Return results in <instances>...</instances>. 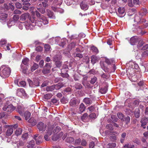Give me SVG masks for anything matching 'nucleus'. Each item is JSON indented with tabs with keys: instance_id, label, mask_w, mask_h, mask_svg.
<instances>
[{
	"instance_id": "obj_1",
	"label": "nucleus",
	"mask_w": 148,
	"mask_h": 148,
	"mask_svg": "<svg viewBox=\"0 0 148 148\" xmlns=\"http://www.w3.org/2000/svg\"><path fill=\"white\" fill-rule=\"evenodd\" d=\"M35 14L38 18L37 20H36L35 17H32L29 18V20L32 23V24L25 23V27L27 29H30L31 26H37L40 27L43 25H46L48 23V20L47 17L41 14L39 12L36 11Z\"/></svg>"
},
{
	"instance_id": "obj_2",
	"label": "nucleus",
	"mask_w": 148,
	"mask_h": 148,
	"mask_svg": "<svg viewBox=\"0 0 148 148\" xmlns=\"http://www.w3.org/2000/svg\"><path fill=\"white\" fill-rule=\"evenodd\" d=\"M11 73L10 69L5 66L4 65H2L0 68V75L3 78H5L10 75Z\"/></svg>"
},
{
	"instance_id": "obj_3",
	"label": "nucleus",
	"mask_w": 148,
	"mask_h": 148,
	"mask_svg": "<svg viewBox=\"0 0 148 148\" xmlns=\"http://www.w3.org/2000/svg\"><path fill=\"white\" fill-rule=\"evenodd\" d=\"M8 102L4 105L3 108V110L7 113H10L15 109V107L12 104H8Z\"/></svg>"
},
{
	"instance_id": "obj_4",
	"label": "nucleus",
	"mask_w": 148,
	"mask_h": 148,
	"mask_svg": "<svg viewBox=\"0 0 148 148\" xmlns=\"http://www.w3.org/2000/svg\"><path fill=\"white\" fill-rule=\"evenodd\" d=\"M28 81L29 86L32 87H35L38 86L39 85V82L38 79L37 78L34 79L33 81L30 79H28Z\"/></svg>"
},
{
	"instance_id": "obj_5",
	"label": "nucleus",
	"mask_w": 148,
	"mask_h": 148,
	"mask_svg": "<svg viewBox=\"0 0 148 148\" xmlns=\"http://www.w3.org/2000/svg\"><path fill=\"white\" fill-rule=\"evenodd\" d=\"M17 95L21 97H27V95L23 88H19L16 91Z\"/></svg>"
},
{
	"instance_id": "obj_6",
	"label": "nucleus",
	"mask_w": 148,
	"mask_h": 148,
	"mask_svg": "<svg viewBox=\"0 0 148 148\" xmlns=\"http://www.w3.org/2000/svg\"><path fill=\"white\" fill-rule=\"evenodd\" d=\"M42 136H39L38 134L34 135V139L35 140L37 144L39 145L42 143Z\"/></svg>"
},
{
	"instance_id": "obj_7",
	"label": "nucleus",
	"mask_w": 148,
	"mask_h": 148,
	"mask_svg": "<svg viewBox=\"0 0 148 148\" xmlns=\"http://www.w3.org/2000/svg\"><path fill=\"white\" fill-rule=\"evenodd\" d=\"M37 127L39 131H44L46 128V125L42 122H40L38 123L37 125Z\"/></svg>"
},
{
	"instance_id": "obj_8",
	"label": "nucleus",
	"mask_w": 148,
	"mask_h": 148,
	"mask_svg": "<svg viewBox=\"0 0 148 148\" xmlns=\"http://www.w3.org/2000/svg\"><path fill=\"white\" fill-rule=\"evenodd\" d=\"M142 17H140L138 15H136L135 16L134 21L136 22L138 24H142L145 23L146 20L143 18H141Z\"/></svg>"
},
{
	"instance_id": "obj_9",
	"label": "nucleus",
	"mask_w": 148,
	"mask_h": 148,
	"mask_svg": "<svg viewBox=\"0 0 148 148\" xmlns=\"http://www.w3.org/2000/svg\"><path fill=\"white\" fill-rule=\"evenodd\" d=\"M125 9L124 7H119L118 10V13L117 14L120 17H122L125 15Z\"/></svg>"
},
{
	"instance_id": "obj_10",
	"label": "nucleus",
	"mask_w": 148,
	"mask_h": 148,
	"mask_svg": "<svg viewBox=\"0 0 148 148\" xmlns=\"http://www.w3.org/2000/svg\"><path fill=\"white\" fill-rule=\"evenodd\" d=\"M19 17L18 15H15L14 16L13 19V21H9L7 23V25L8 26L11 27V25H10V23H12V25H14L15 23L19 19Z\"/></svg>"
},
{
	"instance_id": "obj_11",
	"label": "nucleus",
	"mask_w": 148,
	"mask_h": 148,
	"mask_svg": "<svg viewBox=\"0 0 148 148\" xmlns=\"http://www.w3.org/2000/svg\"><path fill=\"white\" fill-rule=\"evenodd\" d=\"M30 16L29 14V13H24L21 15L20 17V20L21 22L24 23L26 19L29 18Z\"/></svg>"
},
{
	"instance_id": "obj_12",
	"label": "nucleus",
	"mask_w": 148,
	"mask_h": 148,
	"mask_svg": "<svg viewBox=\"0 0 148 148\" xmlns=\"http://www.w3.org/2000/svg\"><path fill=\"white\" fill-rule=\"evenodd\" d=\"M61 39L59 37H56L55 38H52L50 39L49 42L52 45L54 44H57L59 43Z\"/></svg>"
},
{
	"instance_id": "obj_13",
	"label": "nucleus",
	"mask_w": 148,
	"mask_h": 148,
	"mask_svg": "<svg viewBox=\"0 0 148 148\" xmlns=\"http://www.w3.org/2000/svg\"><path fill=\"white\" fill-rule=\"evenodd\" d=\"M8 15L5 13H0V20L1 23L5 22Z\"/></svg>"
},
{
	"instance_id": "obj_14",
	"label": "nucleus",
	"mask_w": 148,
	"mask_h": 148,
	"mask_svg": "<svg viewBox=\"0 0 148 148\" xmlns=\"http://www.w3.org/2000/svg\"><path fill=\"white\" fill-rule=\"evenodd\" d=\"M46 13H47V16L49 18L53 19L55 18L56 17L54 15L53 12L50 10L49 9L47 10Z\"/></svg>"
},
{
	"instance_id": "obj_15",
	"label": "nucleus",
	"mask_w": 148,
	"mask_h": 148,
	"mask_svg": "<svg viewBox=\"0 0 148 148\" xmlns=\"http://www.w3.org/2000/svg\"><path fill=\"white\" fill-rule=\"evenodd\" d=\"M24 110L25 108L23 107L20 106H18L17 111L21 116H23V113Z\"/></svg>"
},
{
	"instance_id": "obj_16",
	"label": "nucleus",
	"mask_w": 148,
	"mask_h": 148,
	"mask_svg": "<svg viewBox=\"0 0 148 148\" xmlns=\"http://www.w3.org/2000/svg\"><path fill=\"white\" fill-rule=\"evenodd\" d=\"M148 13L147 10L145 8H143L140 10L139 12V16L142 17V16L145 15Z\"/></svg>"
},
{
	"instance_id": "obj_17",
	"label": "nucleus",
	"mask_w": 148,
	"mask_h": 148,
	"mask_svg": "<svg viewBox=\"0 0 148 148\" xmlns=\"http://www.w3.org/2000/svg\"><path fill=\"white\" fill-rule=\"evenodd\" d=\"M138 41V39L136 37L133 36L132 37L130 40V43L132 45H135Z\"/></svg>"
},
{
	"instance_id": "obj_18",
	"label": "nucleus",
	"mask_w": 148,
	"mask_h": 148,
	"mask_svg": "<svg viewBox=\"0 0 148 148\" xmlns=\"http://www.w3.org/2000/svg\"><path fill=\"white\" fill-rule=\"evenodd\" d=\"M140 122L142 124V126L145 125L148 123V117H143L141 119Z\"/></svg>"
},
{
	"instance_id": "obj_19",
	"label": "nucleus",
	"mask_w": 148,
	"mask_h": 148,
	"mask_svg": "<svg viewBox=\"0 0 148 148\" xmlns=\"http://www.w3.org/2000/svg\"><path fill=\"white\" fill-rule=\"evenodd\" d=\"M78 103V101L75 98L71 99L69 102L70 105L72 106H75Z\"/></svg>"
},
{
	"instance_id": "obj_20",
	"label": "nucleus",
	"mask_w": 148,
	"mask_h": 148,
	"mask_svg": "<svg viewBox=\"0 0 148 148\" xmlns=\"http://www.w3.org/2000/svg\"><path fill=\"white\" fill-rule=\"evenodd\" d=\"M86 108V106L83 103H81L79 106L78 112L79 113L83 112L84 111Z\"/></svg>"
},
{
	"instance_id": "obj_21",
	"label": "nucleus",
	"mask_w": 148,
	"mask_h": 148,
	"mask_svg": "<svg viewBox=\"0 0 148 148\" xmlns=\"http://www.w3.org/2000/svg\"><path fill=\"white\" fill-rule=\"evenodd\" d=\"M29 61V59L27 58H25L23 59L22 60V63L21 65V68L23 69V64L25 65L26 66H28V63Z\"/></svg>"
},
{
	"instance_id": "obj_22",
	"label": "nucleus",
	"mask_w": 148,
	"mask_h": 148,
	"mask_svg": "<svg viewBox=\"0 0 148 148\" xmlns=\"http://www.w3.org/2000/svg\"><path fill=\"white\" fill-rule=\"evenodd\" d=\"M34 140H32L29 142L27 146V148H34Z\"/></svg>"
},
{
	"instance_id": "obj_23",
	"label": "nucleus",
	"mask_w": 148,
	"mask_h": 148,
	"mask_svg": "<svg viewBox=\"0 0 148 148\" xmlns=\"http://www.w3.org/2000/svg\"><path fill=\"white\" fill-rule=\"evenodd\" d=\"M62 57L60 54L56 55L53 58V60L55 62L61 60Z\"/></svg>"
},
{
	"instance_id": "obj_24",
	"label": "nucleus",
	"mask_w": 148,
	"mask_h": 148,
	"mask_svg": "<svg viewBox=\"0 0 148 148\" xmlns=\"http://www.w3.org/2000/svg\"><path fill=\"white\" fill-rule=\"evenodd\" d=\"M83 101L86 105H90L92 103L91 100L89 98H85L84 99Z\"/></svg>"
},
{
	"instance_id": "obj_25",
	"label": "nucleus",
	"mask_w": 148,
	"mask_h": 148,
	"mask_svg": "<svg viewBox=\"0 0 148 148\" xmlns=\"http://www.w3.org/2000/svg\"><path fill=\"white\" fill-rule=\"evenodd\" d=\"M64 86L62 83H59L57 84L53 85L54 89L56 90H58Z\"/></svg>"
},
{
	"instance_id": "obj_26",
	"label": "nucleus",
	"mask_w": 148,
	"mask_h": 148,
	"mask_svg": "<svg viewBox=\"0 0 148 148\" xmlns=\"http://www.w3.org/2000/svg\"><path fill=\"white\" fill-rule=\"evenodd\" d=\"M13 132V129L12 128H9L7 130L6 135L7 136H9L12 135Z\"/></svg>"
},
{
	"instance_id": "obj_27",
	"label": "nucleus",
	"mask_w": 148,
	"mask_h": 148,
	"mask_svg": "<svg viewBox=\"0 0 148 148\" xmlns=\"http://www.w3.org/2000/svg\"><path fill=\"white\" fill-rule=\"evenodd\" d=\"M80 6L81 9L84 10H87L88 8V5L84 3L83 2L80 4Z\"/></svg>"
},
{
	"instance_id": "obj_28",
	"label": "nucleus",
	"mask_w": 148,
	"mask_h": 148,
	"mask_svg": "<svg viewBox=\"0 0 148 148\" xmlns=\"http://www.w3.org/2000/svg\"><path fill=\"white\" fill-rule=\"evenodd\" d=\"M29 123H31L33 126H34L36 124V120H34L33 117H31L28 121Z\"/></svg>"
},
{
	"instance_id": "obj_29",
	"label": "nucleus",
	"mask_w": 148,
	"mask_h": 148,
	"mask_svg": "<svg viewBox=\"0 0 148 148\" xmlns=\"http://www.w3.org/2000/svg\"><path fill=\"white\" fill-rule=\"evenodd\" d=\"M31 116V113L28 111H26L24 114L25 118L26 120H27Z\"/></svg>"
},
{
	"instance_id": "obj_30",
	"label": "nucleus",
	"mask_w": 148,
	"mask_h": 148,
	"mask_svg": "<svg viewBox=\"0 0 148 148\" xmlns=\"http://www.w3.org/2000/svg\"><path fill=\"white\" fill-rule=\"evenodd\" d=\"M24 142L22 141H19L17 144L18 148H23L24 147Z\"/></svg>"
},
{
	"instance_id": "obj_31",
	"label": "nucleus",
	"mask_w": 148,
	"mask_h": 148,
	"mask_svg": "<svg viewBox=\"0 0 148 148\" xmlns=\"http://www.w3.org/2000/svg\"><path fill=\"white\" fill-rule=\"evenodd\" d=\"M81 119L83 121L86 122L88 119V114L87 113L84 114L82 116Z\"/></svg>"
},
{
	"instance_id": "obj_32",
	"label": "nucleus",
	"mask_w": 148,
	"mask_h": 148,
	"mask_svg": "<svg viewBox=\"0 0 148 148\" xmlns=\"http://www.w3.org/2000/svg\"><path fill=\"white\" fill-rule=\"evenodd\" d=\"M101 77L104 80H106L109 78V75L106 73H103L100 75Z\"/></svg>"
},
{
	"instance_id": "obj_33",
	"label": "nucleus",
	"mask_w": 148,
	"mask_h": 148,
	"mask_svg": "<svg viewBox=\"0 0 148 148\" xmlns=\"http://www.w3.org/2000/svg\"><path fill=\"white\" fill-rule=\"evenodd\" d=\"M65 44L66 41L65 40V39H61L60 42L58 44V45L59 46L62 47H63Z\"/></svg>"
},
{
	"instance_id": "obj_34",
	"label": "nucleus",
	"mask_w": 148,
	"mask_h": 148,
	"mask_svg": "<svg viewBox=\"0 0 148 148\" xmlns=\"http://www.w3.org/2000/svg\"><path fill=\"white\" fill-rule=\"evenodd\" d=\"M126 136V134L124 132L121 135V138L120 139V141L121 143H124Z\"/></svg>"
},
{
	"instance_id": "obj_35",
	"label": "nucleus",
	"mask_w": 148,
	"mask_h": 148,
	"mask_svg": "<svg viewBox=\"0 0 148 148\" xmlns=\"http://www.w3.org/2000/svg\"><path fill=\"white\" fill-rule=\"evenodd\" d=\"M144 44V42L143 41H140L138 43L137 45V47L138 49L140 50Z\"/></svg>"
},
{
	"instance_id": "obj_36",
	"label": "nucleus",
	"mask_w": 148,
	"mask_h": 148,
	"mask_svg": "<svg viewBox=\"0 0 148 148\" xmlns=\"http://www.w3.org/2000/svg\"><path fill=\"white\" fill-rule=\"evenodd\" d=\"M75 87L76 89L80 90L82 88V86L80 84L76 83L75 85Z\"/></svg>"
},
{
	"instance_id": "obj_37",
	"label": "nucleus",
	"mask_w": 148,
	"mask_h": 148,
	"mask_svg": "<svg viewBox=\"0 0 148 148\" xmlns=\"http://www.w3.org/2000/svg\"><path fill=\"white\" fill-rule=\"evenodd\" d=\"M116 144L115 143H109L107 145V147L108 148H114L116 147Z\"/></svg>"
},
{
	"instance_id": "obj_38",
	"label": "nucleus",
	"mask_w": 148,
	"mask_h": 148,
	"mask_svg": "<svg viewBox=\"0 0 148 148\" xmlns=\"http://www.w3.org/2000/svg\"><path fill=\"white\" fill-rule=\"evenodd\" d=\"M53 85L48 86L46 88V90L47 91H51L54 90Z\"/></svg>"
},
{
	"instance_id": "obj_39",
	"label": "nucleus",
	"mask_w": 148,
	"mask_h": 148,
	"mask_svg": "<svg viewBox=\"0 0 148 148\" xmlns=\"http://www.w3.org/2000/svg\"><path fill=\"white\" fill-rule=\"evenodd\" d=\"M113 42L112 40L110 39H108L107 41V44L110 46V47L111 48L113 47L112 45Z\"/></svg>"
},
{
	"instance_id": "obj_40",
	"label": "nucleus",
	"mask_w": 148,
	"mask_h": 148,
	"mask_svg": "<svg viewBox=\"0 0 148 148\" xmlns=\"http://www.w3.org/2000/svg\"><path fill=\"white\" fill-rule=\"evenodd\" d=\"M38 67V65L36 63H34L33 66L31 67V71H33L37 69Z\"/></svg>"
},
{
	"instance_id": "obj_41",
	"label": "nucleus",
	"mask_w": 148,
	"mask_h": 148,
	"mask_svg": "<svg viewBox=\"0 0 148 148\" xmlns=\"http://www.w3.org/2000/svg\"><path fill=\"white\" fill-rule=\"evenodd\" d=\"M107 88L106 87L101 88L100 89V92L102 94H105L106 93L107 91Z\"/></svg>"
},
{
	"instance_id": "obj_42",
	"label": "nucleus",
	"mask_w": 148,
	"mask_h": 148,
	"mask_svg": "<svg viewBox=\"0 0 148 148\" xmlns=\"http://www.w3.org/2000/svg\"><path fill=\"white\" fill-rule=\"evenodd\" d=\"M22 132V129L21 128L17 129L15 131V134L17 136H18L21 134Z\"/></svg>"
},
{
	"instance_id": "obj_43",
	"label": "nucleus",
	"mask_w": 148,
	"mask_h": 148,
	"mask_svg": "<svg viewBox=\"0 0 148 148\" xmlns=\"http://www.w3.org/2000/svg\"><path fill=\"white\" fill-rule=\"evenodd\" d=\"M91 49L92 51L96 53H97L99 52L97 48L94 46H92L91 47Z\"/></svg>"
},
{
	"instance_id": "obj_44",
	"label": "nucleus",
	"mask_w": 148,
	"mask_h": 148,
	"mask_svg": "<svg viewBox=\"0 0 148 148\" xmlns=\"http://www.w3.org/2000/svg\"><path fill=\"white\" fill-rule=\"evenodd\" d=\"M74 141V138L71 137H68L66 139V141L68 143H71L73 142Z\"/></svg>"
},
{
	"instance_id": "obj_45",
	"label": "nucleus",
	"mask_w": 148,
	"mask_h": 148,
	"mask_svg": "<svg viewBox=\"0 0 148 148\" xmlns=\"http://www.w3.org/2000/svg\"><path fill=\"white\" fill-rule=\"evenodd\" d=\"M7 43L6 40H2L0 41V46L2 47H5L4 46Z\"/></svg>"
},
{
	"instance_id": "obj_46",
	"label": "nucleus",
	"mask_w": 148,
	"mask_h": 148,
	"mask_svg": "<svg viewBox=\"0 0 148 148\" xmlns=\"http://www.w3.org/2000/svg\"><path fill=\"white\" fill-rule=\"evenodd\" d=\"M24 23L22 22H18V26L20 29H23V25H24Z\"/></svg>"
},
{
	"instance_id": "obj_47",
	"label": "nucleus",
	"mask_w": 148,
	"mask_h": 148,
	"mask_svg": "<svg viewBox=\"0 0 148 148\" xmlns=\"http://www.w3.org/2000/svg\"><path fill=\"white\" fill-rule=\"evenodd\" d=\"M117 115L119 119H121L122 121H124L123 118L124 115L121 113H118L117 114Z\"/></svg>"
},
{
	"instance_id": "obj_48",
	"label": "nucleus",
	"mask_w": 148,
	"mask_h": 148,
	"mask_svg": "<svg viewBox=\"0 0 148 148\" xmlns=\"http://www.w3.org/2000/svg\"><path fill=\"white\" fill-rule=\"evenodd\" d=\"M52 95L51 94H47L44 95V98L46 99H50L52 97Z\"/></svg>"
},
{
	"instance_id": "obj_49",
	"label": "nucleus",
	"mask_w": 148,
	"mask_h": 148,
	"mask_svg": "<svg viewBox=\"0 0 148 148\" xmlns=\"http://www.w3.org/2000/svg\"><path fill=\"white\" fill-rule=\"evenodd\" d=\"M91 62L92 64H95L97 61V58L94 56H92L91 57Z\"/></svg>"
},
{
	"instance_id": "obj_50",
	"label": "nucleus",
	"mask_w": 148,
	"mask_h": 148,
	"mask_svg": "<svg viewBox=\"0 0 148 148\" xmlns=\"http://www.w3.org/2000/svg\"><path fill=\"white\" fill-rule=\"evenodd\" d=\"M28 136V134L27 133H26L22 135V139L23 140L27 139Z\"/></svg>"
},
{
	"instance_id": "obj_51",
	"label": "nucleus",
	"mask_w": 148,
	"mask_h": 148,
	"mask_svg": "<svg viewBox=\"0 0 148 148\" xmlns=\"http://www.w3.org/2000/svg\"><path fill=\"white\" fill-rule=\"evenodd\" d=\"M50 45L48 44H45V51L46 52L49 51L50 50Z\"/></svg>"
},
{
	"instance_id": "obj_52",
	"label": "nucleus",
	"mask_w": 148,
	"mask_h": 148,
	"mask_svg": "<svg viewBox=\"0 0 148 148\" xmlns=\"http://www.w3.org/2000/svg\"><path fill=\"white\" fill-rule=\"evenodd\" d=\"M105 62L108 65L111 64L113 62L112 59H109L108 58H105Z\"/></svg>"
},
{
	"instance_id": "obj_53",
	"label": "nucleus",
	"mask_w": 148,
	"mask_h": 148,
	"mask_svg": "<svg viewBox=\"0 0 148 148\" xmlns=\"http://www.w3.org/2000/svg\"><path fill=\"white\" fill-rule=\"evenodd\" d=\"M53 127H50L49 128L48 130H47V132H46L47 134H48L49 136H50L52 134L53 132Z\"/></svg>"
},
{
	"instance_id": "obj_54",
	"label": "nucleus",
	"mask_w": 148,
	"mask_h": 148,
	"mask_svg": "<svg viewBox=\"0 0 148 148\" xmlns=\"http://www.w3.org/2000/svg\"><path fill=\"white\" fill-rule=\"evenodd\" d=\"M71 91V89L70 88L68 87L66 88L62 92L63 93L64 92H66V94H69Z\"/></svg>"
},
{
	"instance_id": "obj_55",
	"label": "nucleus",
	"mask_w": 148,
	"mask_h": 148,
	"mask_svg": "<svg viewBox=\"0 0 148 148\" xmlns=\"http://www.w3.org/2000/svg\"><path fill=\"white\" fill-rule=\"evenodd\" d=\"M97 78L94 76L91 78V80L90 81V83L91 84H93L95 83V82L97 81Z\"/></svg>"
},
{
	"instance_id": "obj_56",
	"label": "nucleus",
	"mask_w": 148,
	"mask_h": 148,
	"mask_svg": "<svg viewBox=\"0 0 148 148\" xmlns=\"http://www.w3.org/2000/svg\"><path fill=\"white\" fill-rule=\"evenodd\" d=\"M50 71V70L45 67L43 70L42 71V73L44 74H45L49 73Z\"/></svg>"
},
{
	"instance_id": "obj_57",
	"label": "nucleus",
	"mask_w": 148,
	"mask_h": 148,
	"mask_svg": "<svg viewBox=\"0 0 148 148\" xmlns=\"http://www.w3.org/2000/svg\"><path fill=\"white\" fill-rule=\"evenodd\" d=\"M60 127L59 126H57L56 127V129L54 130L53 131V132H54L55 133H57L60 132Z\"/></svg>"
},
{
	"instance_id": "obj_58",
	"label": "nucleus",
	"mask_w": 148,
	"mask_h": 148,
	"mask_svg": "<svg viewBox=\"0 0 148 148\" xmlns=\"http://www.w3.org/2000/svg\"><path fill=\"white\" fill-rule=\"evenodd\" d=\"M148 48V44H146L143 45L142 47L141 48L140 50H145L147 49Z\"/></svg>"
},
{
	"instance_id": "obj_59",
	"label": "nucleus",
	"mask_w": 148,
	"mask_h": 148,
	"mask_svg": "<svg viewBox=\"0 0 148 148\" xmlns=\"http://www.w3.org/2000/svg\"><path fill=\"white\" fill-rule=\"evenodd\" d=\"M61 102L63 103H65L68 102V100L67 98L64 97H63L61 99Z\"/></svg>"
},
{
	"instance_id": "obj_60",
	"label": "nucleus",
	"mask_w": 148,
	"mask_h": 148,
	"mask_svg": "<svg viewBox=\"0 0 148 148\" xmlns=\"http://www.w3.org/2000/svg\"><path fill=\"white\" fill-rule=\"evenodd\" d=\"M55 1L56 5H60L62 4V0H55Z\"/></svg>"
},
{
	"instance_id": "obj_61",
	"label": "nucleus",
	"mask_w": 148,
	"mask_h": 148,
	"mask_svg": "<svg viewBox=\"0 0 148 148\" xmlns=\"http://www.w3.org/2000/svg\"><path fill=\"white\" fill-rule=\"evenodd\" d=\"M89 117L90 119H95L96 117V114L95 113H92L90 114Z\"/></svg>"
},
{
	"instance_id": "obj_62",
	"label": "nucleus",
	"mask_w": 148,
	"mask_h": 148,
	"mask_svg": "<svg viewBox=\"0 0 148 148\" xmlns=\"http://www.w3.org/2000/svg\"><path fill=\"white\" fill-rule=\"evenodd\" d=\"M124 119V121L126 122V124H127L128 123H130V118L129 116H127Z\"/></svg>"
},
{
	"instance_id": "obj_63",
	"label": "nucleus",
	"mask_w": 148,
	"mask_h": 148,
	"mask_svg": "<svg viewBox=\"0 0 148 148\" xmlns=\"http://www.w3.org/2000/svg\"><path fill=\"white\" fill-rule=\"evenodd\" d=\"M16 7L17 8H21L22 7L21 4L18 2H17L15 3Z\"/></svg>"
},
{
	"instance_id": "obj_64",
	"label": "nucleus",
	"mask_w": 148,
	"mask_h": 148,
	"mask_svg": "<svg viewBox=\"0 0 148 148\" xmlns=\"http://www.w3.org/2000/svg\"><path fill=\"white\" fill-rule=\"evenodd\" d=\"M35 49L37 51H41L42 50L43 48L42 47L39 46L36 47Z\"/></svg>"
}]
</instances>
